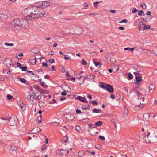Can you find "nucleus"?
Returning <instances> with one entry per match:
<instances>
[{"label":"nucleus","instance_id":"f257e3e1","mask_svg":"<svg viewBox=\"0 0 157 157\" xmlns=\"http://www.w3.org/2000/svg\"><path fill=\"white\" fill-rule=\"evenodd\" d=\"M11 24L14 29L17 30H21L22 28L27 29L29 25L28 22L23 18L15 19L12 22Z\"/></svg>","mask_w":157,"mask_h":157},{"label":"nucleus","instance_id":"f03ea898","mask_svg":"<svg viewBox=\"0 0 157 157\" xmlns=\"http://www.w3.org/2000/svg\"><path fill=\"white\" fill-rule=\"evenodd\" d=\"M32 19L37 18L40 17L45 16L46 15L42 8L37 6L32 7Z\"/></svg>","mask_w":157,"mask_h":157},{"label":"nucleus","instance_id":"7ed1b4c3","mask_svg":"<svg viewBox=\"0 0 157 157\" xmlns=\"http://www.w3.org/2000/svg\"><path fill=\"white\" fill-rule=\"evenodd\" d=\"M134 91H135L136 94L137 95V97H138V102L140 103V104L138 105V106L139 108H141L144 105L143 103L144 101V98L143 94L139 91L137 90Z\"/></svg>","mask_w":157,"mask_h":157},{"label":"nucleus","instance_id":"20e7f679","mask_svg":"<svg viewBox=\"0 0 157 157\" xmlns=\"http://www.w3.org/2000/svg\"><path fill=\"white\" fill-rule=\"evenodd\" d=\"M32 7L25 9L22 12L23 15L27 19L29 20L33 19L31 17V16H32Z\"/></svg>","mask_w":157,"mask_h":157},{"label":"nucleus","instance_id":"39448f33","mask_svg":"<svg viewBox=\"0 0 157 157\" xmlns=\"http://www.w3.org/2000/svg\"><path fill=\"white\" fill-rule=\"evenodd\" d=\"M1 119L3 120L8 121L9 124L10 126L16 125L17 124V118L14 117H12L9 118L6 117L2 118Z\"/></svg>","mask_w":157,"mask_h":157},{"label":"nucleus","instance_id":"423d86ee","mask_svg":"<svg viewBox=\"0 0 157 157\" xmlns=\"http://www.w3.org/2000/svg\"><path fill=\"white\" fill-rule=\"evenodd\" d=\"M133 67L134 69L136 70V71L134 72V75H142L143 74L142 69L140 67L137 66H133Z\"/></svg>","mask_w":157,"mask_h":157},{"label":"nucleus","instance_id":"0eeeda50","mask_svg":"<svg viewBox=\"0 0 157 157\" xmlns=\"http://www.w3.org/2000/svg\"><path fill=\"white\" fill-rule=\"evenodd\" d=\"M73 29V32L72 33H73L80 34L82 33V29L79 26H75L72 28Z\"/></svg>","mask_w":157,"mask_h":157},{"label":"nucleus","instance_id":"6e6552de","mask_svg":"<svg viewBox=\"0 0 157 157\" xmlns=\"http://www.w3.org/2000/svg\"><path fill=\"white\" fill-rule=\"evenodd\" d=\"M136 81L135 82L136 84L139 86L142 82V78L141 75H135Z\"/></svg>","mask_w":157,"mask_h":157},{"label":"nucleus","instance_id":"1a4fd4ad","mask_svg":"<svg viewBox=\"0 0 157 157\" xmlns=\"http://www.w3.org/2000/svg\"><path fill=\"white\" fill-rule=\"evenodd\" d=\"M98 128L95 126L92 127L90 131V133L93 136H94L98 132Z\"/></svg>","mask_w":157,"mask_h":157},{"label":"nucleus","instance_id":"9d476101","mask_svg":"<svg viewBox=\"0 0 157 157\" xmlns=\"http://www.w3.org/2000/svg\"><path fill=\"white\" fill-rule=\"evenodd\" d=\"M12 63H13L12 60L10 59L9 58L7 59L4 62V65L8 68L10 67Z\"/></svg>","mask_w":157,"mask_h":157},{"label":"nucleus","instance_id":"9b49d317","mask_svg":"<svg viewBox=\"0 0 157 157\" xmlns=\"http://www.w3.org/2000/svg\"><path fill=\"white\" fill-rule=\"evenodd\" d=\"M119 69V67L117 65H114L112 67L111 69H109V72L111 73L113 72L115 73Z\"/></svg>","mask_w":157,"mask_h":157},{"label":"nucleus","instance_id":"f8f14e48","mask_svg":"<svg viewBox=\"0 0 157 157\" xmlns=\"http://www.w3.org/2000/svg\"><path fill=\"white\" fill-rule=\"evenodd\" d=\"M66 150L61 149L60 150H57L56 151V154L60 156H63L66 153Z\"/></svg>","mask_w":157,"mask_h":157},{"label":"nucleus","instance_id":"ddd939ff","mask_svg":"<svg viewBox=\"0 0 157 157\" xmlns=\"http://www.w3.org/2000/svg\"><path fill=\"white\" fill-rule=\"evenodd\" d=\"M27 99L28 101L32 103L34 100H35V98L32 93V94L28 95L27 97Z\"/></svg>","mask_w":157,"mask_h":157},{"label":"nucleus","instance_id":"4468645a","mask_svg":"<svg viewBox=\"0 0 157 157\" xmlns=\"http://www.w3.org/2000/svg\"><path fill=\"white\" fill-rule=\"evenodd\" d=\"M33 94L34 97L35 98V100H39L41 99V95L38 92H33Z\"/></svg>","mask_w":157,"mask_h":157},{"label":"nucleus","instance_id":"2eb2a0df","mask_svg":"<svg viewBox=\"0 0 157 157\" xmlns=\"http://www.w3.org/2000/svg\"><path fill=\"white\" fill-rule=\"evenodd\" d=\"M100 86L104 90H106L108 91V85L104 83L101 82L100 85Z\"/></svg>","mask_w":157,"mask_h":157},{"label":"nucleus","instance_id":"dca6fc26","mask_svg":"<svg viewBox=\"0 0 157 157\" xmlns=\"http://www.w3.org/2000/svg\"><path fill=\"white\" fill-rule=\"evenodd\" d=\"M150 132H147V134L144 135V139L145 140V141L147 143H150L151 139H148V136L150 135Z\"/></svg>","mask_w":157,"mask_h":157},{"label":"nucleus","instance_id":"f3484780","mask_svg":"<svg viewBox=\"0 0 157 157\" xmlns=\"http://www.w3.org/2000/svg\"><path fill=\"white\" fill-rule=\"evenodd\" d=\"M128 109L126 108H124V109L123 113V117L124 118H126L128 117Z\"/></svg>","mask_w":157,"mask_h":157},{"label":"nucleus","instance_id":"a211bd4d","mask_svg":"<svg viewBox=\"0 0 157 157\" xmlns=\"http://www.w3.org/2000/svg\"><path fill=\"white\" fill-rule=\"evenodd\" d=\"M150 115L148 113H146L143 115V118L146 121H147L150 118Z\"/></svg>","mask_w":157,"mask_h":157},{"label":"nucleus","instance_id":"6ab92c4d","mask_svg":"<svg viewBox=\"0 0 157 157\" xmlns=\"http://www.w3.org/2000/svg\"><path fill=\"white\" fill-rule=\"evenodd\" d=\"M82 109L83 110L87 109L89 110L90 109V106L89 105H84L82 106Z\"/></svg>","mask_w":157,"mask_h":157},{"label":"nucleus","instance_id":"aec40b11","mask_svg":"<svg viewBox=\"0 0 157 157\" xmlns=\"http://www.w3.org/2000/svg\"><path fill=\"white\" fill-rule=\"evenodd\" d=\"M67 56L69 57H72L71 59L73 60L75 58V56L74 54L72 53L68 52L67 54Z\"/></svg>","mask_w":157,"mask_h":157},{"label":"nucleus","instance_id":"412c9836","mask_svg":"<svg viewBox=\"0 0 157 157\" xmlns=\"http://www.w3.org/2000/svg\"><path fill=\"white\" fill-rule=\"evenodd\" d=\"M149 92L153 93L155 89V86L154 85H150L149 86Z\"/></svg>","mask_w":157,"mask_h":157},{"label":"nucleus","instance_id":"4be33fe9","mask_svg":"<svg viewBox=\"0 0 157 157\" xmlns=\"http://www.w3.org/2000/svg\"><path fill=\"white\" fill-rule=\"evenodd\" d=\"M50 5V4L47 1H43V8L48 6Z\"/></svg>","mask_w":157,"mask_h":157},{"label":"nucleus","instance_id":"5701e85b","mask_svg":"<svg viewBox=\"0 0 157 157\" xmlns=\"http://www.w3.org/2000/svg\"><path fill=\"white\" fill-rule=\"evenodd\" d=\"M39 132V130H38V128H33L32 131L30 132L32 134H36Z\"/></svg>","mask_w":157,"mask_h":157},{"label":"nucleus","instance_id":"b1692460","mask_svg":"<svg viewBox=\"0 0 157 157\" xmlns=\"http://www.w3.org/2000/svg\"><path fill=\"white\" fill-rule=\"evenodd\" d=\"M144 25V24H143L142 22H140V23L138 26V28L140 30H141L142 29H144V26H143V25Z\"/></svg>","mask_w":157,"mask_h":157},{"label":"nucleus","instance_id":"393cba45","mask_svg":"<svg viewBox=\"0 0 157 157\" xmlns=\"http://www.w3.org/2000/svg\"><path fill=\"white\" fill-rule=\"evenodd\" d=\"M68 140V137L67 136H64L61 140V142L63 143H66Z\"/></svg>","mask_w":157,"mask_h":157},{"label":"nucleus","instance_id":"a878e982","mask_svg":"<svg viewBox=\"0 0 157 157\" xmlns=\"http://www.w3.org/2000/svg\"><path fill=\"white\" fill-rule=\"evenodd\" d=\"M123 98V97L121 96L119 94L117 96V100L119 102L122 100Z\"/></svg>","mask_w":157,"mask_h":157},{"label":"nucleus","instance_id":"bb28decb","mask_svg":"<svg viewBox=\"0 0 157 157\" xmlns=\"http://www.w3.org/2000/svg\"><path fill=\"white\" fill-rule=\"evenodd\" d=\"M114 92V89L112 86L109 84V92L112 93Z\"/></svg>","mask_w":157,"mask_h":157},{"label":"nucleus","instance_id":"cd10ccee","mask_svg":"<svg viewBox=\"0 0 157 157\" xmlns=\"http://www.w3.org/2000/svg\"><path fill=\"white\" fill-rule=\"evenodd\" d=\"M36 4L38 6H37L39 7L40 8H43V1L38 2L36 3Z\"/></svg>","mask_w":157,"mask_h":157},{"label":"nucleus","instance_id":"c85d7f7f","mask_svg":"<svg viewBox=\"0 0 157 157\" xmlns=\"http://www.w3.org/2000/svg\"><path fill=\"white\" fill-rule=\"evenodd\" d=\"M30 63L31 64L35 65L36 63V60L34 59H30Z\"/></svg>","mask_w":157,"mask_h":157},{"label":"nucleus","instance_id":"c756f323","mask_svg":"<svg viewBox=\"0 0 157 157\" xmlns=\"http://www.w3.org/2000/svg\"><path fill=\"white\" fill-rule=\"evenodd\" d=\"M75 129L78 132L80 133H81L82 132V131L81 130L80 127L78 125L76 126L75 127Z\"/></svg>","mask_w":157,"mask_h":157},{"label":"nucleus","instance_id":"7c9ffc66","mask_svg":"<svg viewBox=\"0 0 157 157\" xmlns=\"http://www.w3.org/2000/svg\"><path fill=\"white\" fill-rule=\"evenodd\" d=\"M86 78L87 79H90L92 81H94V80L93 78V76H92L91 75H87L86 77Z\"/></svg>","mask_w":157,"mask_h":157},{"label":"nucleus","instance_id":"2f4dec72","mask_svg":"<svg viewBox=\"0 0 157 157\" xmlns=\"http://www.w3.org/2000/svg\"><path fill=\"white\" fill-rule=\"evenodd\" d=\"M77 99L79 100L81 102H83L84 101L85 99L83 97H81L80 96H78L77 97Z\"/></svg>","mask_w":157,"mask_h":157},{"label":"nucleus","instance_id":"473e14b6","mask_svg":"<svg viewBox=\"0 0 157 157\" xmlns=\"http://www.w3.org/2000/svg\"><path fill=\"white\" fill-rule=\"evenodd\" d=\"M94 63L95 64L96 67H100L101 66V64L98 62Z\"/></svg>","mask_w":157,"mask_h":157},{"label":"nucleus","instance_id":"72a5a7b5","mask_svg":"<svg viewBox=\"0 0 157 157\" xmlns=\"http://www.w3.org/2000/svg\"><path fill=\"white\" fill-rule=\"evenodd\" d=\"M18 56H18H16V58L18 60H21L22 59V57H21V56H23V55L22 53H20V54H19L18 55Z\"/></svg>","mask_w":157,"mask_h":157},{"label":"nucleus","instance_id":"f704fd0d","mask_svg":"<svg viewBox=\"0 0 157 157\" xmlns=\"http://www.w3.org/2000/svg\"><path fill=\"white\" fill-rule=\"evenodd\" d=\"M102 121H99L97 122H96L95 123V125L97 126H99L101 125L102 124Z\"/></svg>","mask_w":157,"mask_h":157},{"label":"nucleus","instance_id":"c9c22d12","mask_svg":"<svg viewBox=\"0 0 157 157\" xmlns=\"http://www.w3.org/2000/svg\"><path fill=\"white\" fill-rule=\"evenodd\" d=\"M128 79H132L133 78V75L130 73L128 74Z\"/></svg>","mask_w":157,"mask_h":157},{"label":"nucleus","instance_id":"e433bc0d","mask_svg":"<svg viewBox=\"0 0 157 157\" xmlns=\"http://www.w3.org/2000/svg\"><path fill=\"white\" fill-rule=\"evenodd\" d=\"M63 55L64 56V59L65 60H68L69 59H70V60L72 61L73 59H71V58L70 57H69L67 56V55H64L63 54Z\"/></svg>","mask_w":157,"mask_h":157},{"label":"nucleus","instance_id":"4c0bfd02","mask_svg":"<svg viewBox=\"0 0 157 157\" xmlns=\"http://www.w3.org/2000/svg\"><path fill=\"white\" fill-rule=\"evenodd\" d=\"M4 44L5 45L7 46H12L14 45L13 43H9L6 42Z\"/></svg>","mask_w":157,"mask_h":157},{"label":"nucleus","instance_id":"58836bf2","mask_svg":"<svg viewBox=\"0 0 157 157\" xmlns=\"http://www.w3.org/2000/svg\"><path fill=\"white\" fill-rule=\"evenodd\" d=\"M12 151H16L17 150V147L15 146H12L10 149Z\"/></svg>","mask_w":157,"mask_h":157},{"label":"nucleus","instance_id":"ea45409f","mask_svg":"<svg viewBox=\"0 0 157 157\" xmlns=\"http://www.w3.org/2000/svg\"><path fill=\"white\" fill-rule=\"evenodd\" d=\"M95 147L98 149H100L101 148V147L100 144H96L95 145Z\"/></svg>","mask_w":157,"mask_h":157},{"label":"nucleus","instance_id":"a19ab883","mask_svg":"<svg viewBox=\"0 0 157 157\" xmlns=\"http://www.w3.org/2000/svg\"><path fill=\"white\" fill-rule=\"evenodd\" d=\"M44 104V103L43 101H39L38 103L39 106L40 107H42Z\"/></svg>","mask_w":157,"mask_h":157},{"label":"nucleus","instance_id":"79ce46f5","mask_svg":"<svg viewBox=\"0 0 157 157\" xmlns=\"http://www.w3.org/2000/svg\"><path fill=\"white\" fill-rule=\"evenodd\" d=\"M41 85L45 88L47 87V86L46 85L45 83L44 82H41Z\"/></svg>","mask_w":157,"mask_h":157},{"label":"nucleus","instance_id":"37998d69","mask_svg":"<svg viewBox=\"0 0 157 157\" xmlns=\"http://www.w3.org/2000/svg\"><path fill=\"white\" fill-rule=\"evenodd\" d=\"M127 22V20L126 19H123L122 21L119 22V23H126Z\"/></svg>","mask_w":157,"mask_h":157},{"label":"nucleus","instance_id":"c03bdc74","mask_svg":"<svg viewBox=\"0 0 157 157\" xmlns=\"http://www.w3.org/2000/svg\"><path fill=\"white\" fill-rule=\"evenodd\" d=\"M20 81L22 83H25L26 81L25 79L23 78H21L20 79Z\"/></svg>","mask_w":157,"mask_h":157},{"label":"nucleus","instance_id":"a18cd8bd","mask_svg":"<svg viewBox=\"0 0 157 157\" xmlns=\"http://www.w3.org/2000/svg\"><path fill=\"white\" fill-rule=\"evenodd\" d=\"M150 26L148 25H145L144 26V29L145 30H147V29H150Z\"/></svg>","mask_w":157,"mask_h":157},{"label":"nucleus","instance_id":"49530a36","mask_svg":"<svg viewBox=\"0 0 157 157\" xmlns=\"http://www.w3.org/2000/svg\"><path fill=\"white\" fill-rule=\"evenodd\" d=\"M81 63L83 65H86L87 64V62L83 59H82Z\"/></svg>","mask_w":157,"mask_h":157},{"label":"nucleus","instance_id":"de8ad7c7","mask_svg":"<svg viewBox=\"0 0 157 157\" xmlns=\"http://www.w3.org/2000/svg\"><path fill=\"white\" fill-rule=\"evenodd\" d=\"M92 112L93 113H100V112H99V110L98 109H94L93 110Z\"/></svg>","mask_w":157,"mask_h":157},{"label":"nucleus","instance_id":"09e8293b","mask_svg":"<svg viewBox=\"0 0 157 157\" xmlns=\"http://www.w3.org/2000/svg\"><path fill=\"white\" fill-rule=\"evenodd\" d=\"M143 5L142 4H140V6H141L142 8L143 9H145L146 8V6L145 4L144 3H143Z\"/></svg>","mask_w":157,"mask_h":157},{"label":"nucleus","instance_id":"8fccbe9b","mask_svg":"<svg viewBox=\"0 0 157 157\" xmlns=\"http://www.w3.org/2000/svg\"><path fill=\"white\" fill-rule=\"evenodd\" d=\"M27 67L26 66H24L22 67L21 70L23 71H26Z\"/></svg>","mask_w":157,"mask_h":157},{"label":"nucleus","instance_id":"3c124183","mask_svg":"<svg viewBox=\"0 0 157 157\" xmlns=\"http://www.w3.org/2000/svg\"><path fill=\"white\" fill-rule=\"evenodd\" d=\"M34 88H35V89L38 90V91H40V87L38 86H35Z\"/></svg>","mask_w":157,"mask_h":157},{"label":"nucleus","instance_id":"603ef678","mask_svg":"<svg viewBox=\"0 0 157 157\" xmlns=\"http://www.w3.org/2000/svg\"><path fill=\"white\" fill-rule=\"evenodd\" d=\"M111 122L112 123H113L114 124V125L115 126V128H116V120H115L114 119H112L111 120Z\"/></svg>","mask_w":157,"mask_h":157},{"label":"nucleus","instance_id":"864d4df0","mask_svg":"<svg viewBox=\"0 0 157 157\" xmlns=\"http://www.w3.org/2000/svg\"><path fill=\"white\" fill-rule=\"evenodd\" d=\"M54 61H55L54 59H51L49 60V62L51 64L54 63Z\"/></svg>","mask_w":157,"mask_h":157},{"label":"nucleus","instance_id":"5fc2aeb1","mask_svg":"<svg viewBox=\"0 0 157 157\" xmlns=\"http://www.w3.org/2000/svg\"><path fill=\"white\" fill-rule=\"evenodd\" d=\"M7 97L9 100L13 98V96L10 94H8L7 95Z\"/></svg>","mask_w":157,"mask_h":157},{"label":"nucleus","instance_id":"6e6d98bb","mask_svg":"<svg viewBox=\"0 0 157 157\" xmlns=\"http://www.w3.org/2000/svg\"><path fill=\"white\" fill-rule=\"evenodd\" d=\"M42 66L43 67H45L46 68H48V67L47 63L45 62H44L42 63Z\"/></svg>","mask_w":157,"mask_h":157},{"label":"nucleus","instance_id":"4d7b16f0","mask_svg":"<svg viewBox=\"0 0 157 157\" xmlns=\"http://www.w3.org/2000/svg\"><path fill=\"white\" fill-rule=\"evenodd\" d=\"M26 72L27 74L29 73V74H31V75H34L33 72L32 71H26Z\"/></svg>","mask_w":157,"mask_h":157},{"label":"nucleus","instance_id":"13d9d810","mask_svg":"<svg viewBox=\"0 0 157 157\" xmlns=\"http://www.w3.org/2000/svg\"><path fill=\"white\" fill-rule=\"evenodd\" d=\"M99 138L102 140H105L104 137L101 136H99Z\"/></svg>","mask_w":157,"mask_h":157},{"label":"nucleus","instance_id":"bf43d9fd","mask_svg":"<svg viewBox=\"0 0 157 157\" xmlns=\"http://www.w3.org/2000/svg\"><path fill=\"white\" fill-rule=\"evenodd\" d=\"M110 97L111 98H112L113 99H114L115 98V96L114 94H110Z\"/></svg>","mask_w":157,"mask_h":157},{"label":"nucleus","instance_id":"052dcab7","mask_svg":"<svg viewBox=\"0 0 157 157\" xmlns=\"http://www.w3.org/2000/svg\"><path fill=\"white\" fill-rule=\"evenodd\" d=\"M144 13V12L142 10H140L138 13V15L139 16H140Z\"/></svg>","mask_w":157,"mask_h":157},{"label":"nucleus","instance_id":"680f3d73","mask_svg":"<svg viewBox=\"0 0 157 157\" xmlns=\"http://www.w3.org/2000/svg\"><path fill=\"white\" fill-rule=\"evenodd\" d=\"M17 67H19V68L21 69V64L19 63H17Z\"/></svg>","mask_w":157,"mask_h":157},{"label":"nucleus","instance_id":"e2e57ef3","mask_svg":"<svg viewBox=\"0 0 157 157\" xmlns=\"http://www.w3.org/2000/svg\"><path fill=\"white\" fill-rule=\"evenodd\" d=\"M20 107L22 108L23 109H24V108H25V105H24L22 103H20L19 104Z\"/></svg>","mask_w":157,"mask_h":157},{"label":"nucleus","instance_id":"0e129e2a","mask_svg":"<svg viewBox=\"0 0 157 157\" xmlns=\"http://www.w3.org/2000/svg\"><path fill=\"white\" fill-rule=\"evenodd\" d=\"M90 102H92V103L93 105H97V102L94 101H90Z\"/></svg>","mask_w":157,"mask_h":157},{"label":"nucleus","instance_id":"69168bd1","mask_svg":"<svg viewBox=\"0 0 157 157\" xmlns=\"http://www.w3.org/2000/svg\"><path fill=\"white\" fill-rule=\"evenodd\" d=\"M98 3L99 2L98 1L95 2H93V5L95 7H96Z\"/></svg>","mask_w":157,"mask_h":157},{"label":"nucleus","instance_id":"338daca9","mask_svg":"<svg viewBox=\"0 0 157 157\" xmlns=\"http://www.w3.org/2000/svg\"><path fill=\"white\" fill-rule=\"evenodd\" d=\"M137 11V10L136 9V8H134L132 11V13H135Z\"/></svg>","mask_w":157,"mask_h":157},{"label":"nucleus","instance_id":"774afa93","mask_svg":"<svg viewBox=\"0 0 157 157\" xmlns=\"http://www.w3.org/2000/svg\"><path fill=\"white\" fill-rule=\"evenodd\" d=\"M61 94L63 96H65L67 95L66 91L65 90L64 91L62 92L61 93Z\"/></svg>","mask_w":157,"mask_h":157}]
</instances>
